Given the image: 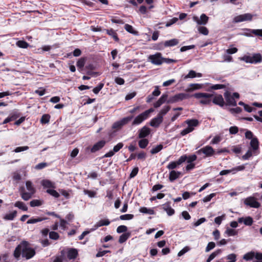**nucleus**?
Masks as SVG:
<instances>
[{
  "instance_id": "1",
  "label": "nucleus",
  "mask_w": 262,
  "mask_h": 262,
  "mask_svg": "<svg viewBox=\"0 0 262 262\" xmlns=\"http://www.w3.org/2000/svg\"><path fill=\"white\" fill-rule=\"evenodd\" d=\"M29 244L26 241H23L15 248L13 255L15 258L18 259L21 254L23 257L27 259L32 258L35 255V251L34 249L29 247Z\"/></svg>"
},
{
  "instance_id": "2",
  "label": "nucleus",
  "mask_w": 262,
  "mask_h": 262,
  "mask_svg": "<svg viewBox=\"0 0 262 262\" xmlns=\"http://www.w3.org/2000/svg\"><path fill=\"white\" fill-rule=\"evenodd\" d=\"M26 186L28 192H26L25 188L23 187L20 188L19 192L21 198L25 201H28L35 193L36 190L32 183L30 181H27L26 182Z\"/></svg>"
},
{
  "instance_id": "3",
  "label": "nucleus",
  "mask_w": 262,
  "mask_h": 262,
  "mask_svg": "<svg viewBox=\"0 0 262 262\" xmlns=\"http://www.w3.org/2000/svg\"><path fill=\"white\" fill-rule=\"evenodd\" d=\"M196 99H201L200 103L205 105H210L212 101L211 98L213 97V95L206 93H196L191 95Z\"/></svg>"
},
{
  "instance_id": "4",
  "label": "nucleus",
  "mask_w": 262,
  "mask_h": 262,
  "mask_svg": "<svg viewBox=\"0 0 262 262\" xmlns=\"http://www.w3.org/2000/svg\"><path fill=\"white\" fill-rule=\"evenodd\" d=\"M224 96L226 100L225 104L229 106H235L237 105L235 99L239 98V94L237 92H234L231 95L229 91H226L224 94Z\"/></svg>"
},
{
  "instance_id": "5",
  "label": "nucleus",
  "mask_w": 262,
  "mask_h": 262,
  "mask_svg": "<svg viewBox=\"0 0 262 262\" xmlns=\"http://www.w3.org/2000/svg\"><path fill=\"white\" fill-rule=\"evenodd\" d=\"M154 111V108H150L149 109L139 114L134 119L132 122V125L134 126L140 124L144 120L148 119L149 117L150 114L152 113Z\"/></svg>"
},
{
  "instance_id": "6",
  "label": "nucleus",
  "mask_w": 262,
  "mask_h": 262,
  "mask_svg": "<svg viewBox=\"0 0 262 262\" xmlns=\"http://www.w3.org/2000/svg\"><path fill=\"white\" fill-rule=\"evenodd\" d=\"M185 122L188 125V127L181 132L180 135L182 136H185L192 132L194 129V127L199 125L198 120L195 119H188L186 120Z\"/></svg>"
},
{
  "instance_id": "7",
  "label": "nucleus",
  "mask_w": 262,
  "mask_h": 262,
  "mask_svg": "<svg viewBox=\"0 0 262 262\" xmlns=\"http://www.w3.org/2000/svg\"><path fill=\"white\" fill-rule=\"evenodd\" d=\"M241 60L244 61L246 63H257L262 61V56L259 53H255L252 55H244L240 58Z\"/></svg>"
},
{
  "instance_id": "8",
  "label": "nucleus",
  "mask_w": 262,
  "mask_h": 262,
  "mask_svg": "<svg viewBox=\"0 0 262 262\" xmlns=\"http://www.w3.org/2000/svg\"><path fill=\"white\" fill-rule=\"evenodd\" d=\"M191 97V95L187 93H179L171 96L168 99L167 103H174L183 101L184 99Z\"/></svg>"
},
{
  "instance_id": "9",
  "label": "nucleus",
  "mask_w": 262,
  "mask_h": 262,
  "mask_svg": "<svg viewBox=\"0 0 262 262\" xmlns=\"http://www.w3.org/2000/svg\"><path fill=\"white\" fill-rule=\"evenodd\" d=\"M196 153L199 155L204 154L203 158L205 159L213 156L215 154V151L212 146L207 145L197 150Z\"/></svg>"
},
{
  "instance_id": "10",
  "label": "nucleus",
  "mask_w": 262,
  "mask_h": 262,
  "mask_svg": "<svg viewBox=\"0 0 262 262\" xmlns=\"http://www.w3.org/2000/svg\"><path fill=\"white\" fill-rule=\"evenodd\" d=\"M148 59L152 64L159 66L163 63L164 58L162 57L161 53H157L154 55H149L148 57Z\"/></svg>"
},
{
  "instance_id": "11",
  "label": "nucleus",
  "mask_w": 262,
  "mask_h": 262,
  "mask_svg": "<svg viewBox=\"0 0 262 262\" xmlns=\"http://www.w3.org/2000/svg\"><path fill=\"white\" fill-rule=\"evenodd\" d=\"M253 15L250 13H245L235 16L233 19V22L237 23L244 21H251L252 19Z\"/></svg>"
},
{
  "instance_id": "12",
  "label": "nucleus",
  "mask_w": 262,
  "mask_h": 262,
  "mask_svg": "<svg viewBox=\"0 0 262 262\" xmlns=\"http://www.w3.org/2000/svg\"><path fill=\"white\" fill-rule=\"evenodd\" d=\"M185 158L180 157L178 160L170 162L167 165L166 168L169 170H173L178 168L183 163L185 162Z\"/></svg>"
},
{
  "instance_id": "13",
  "label": "nucleus",
  "mask_w": 262,
  "mask_h": 262,
  "mask_svg": "<svg viewBox=\"0 0 262 262\" xmlns=\"http://www.w3.org/2000/svg\"><path fill=\"white\" fill-rule=\"evenodd\" d=\"M245 204L251 207L258 208L260 207V203L253 197L247 198L245 201Z\"/></svg>"
},
{
  "instance_id": "14",
  "label": "nucleus",
  "mask_w": 262,
  "mask_h": 262,
  "mask_svg": "<svg viewBox=\"0 0 262 262\" xmlns=\"http://www.w3.org/2000/svg\"><path fill=\"white\" fill-rule=\"evenodd\" d=\"M106 143V142L104 140L99 141L94 144L92 147L91 148V152L92 153H95L96 151H99L105 146Z\"/></svg>"
},
{
  "instance_id": "15",
  "label": "nucleus",
  "mask_w": 262,
  "mask_h": 262,
  "mask_svg": "<svg viewBox=\"0 0 262 262\" xmlns=\"http://www.w3.org/2000/svg\"><path fill=\"white\" fill-rule=\"evenodd\" d=\"M212 102L215 104L223 107L225 105V102L222 95L217 94L214 96L212 100Z\"/></svg>"
},
{
  "instance_id": "16",
  "label": "nucleus",
  "mask_w": 262,
  "mask_h": 262,
  "mask_svg": "<svg viewBox=\"0 0 262 262\" xmlns=\"http://www.w3.org/2000/svg\"><path fill=\"white\" fill-rule=\"evenodd\" d=\"M151 132L150 128L146 126H144L140 130H139L138 138L140 139L145 138Z\"/></svg>"
},
{
  "instance_id": "17",
  "label": "nucleus",
  "mask_w": 262,
  "mask_h": 262,
  "mask_svg": "<svg viewBox=\"0 0 262 262\" xmlns=\"http://www.w3.org/2000/svg\"><path fill=\"white\" fill-rule=\"evenodd\" d=\"M163 121V118L159 115H157V116L152 118L149 124L151 126L158 128L160 125L162 123Z\"/></svg>"
},
{
  "instance_id": "18",
  "label": "nucleus",
  "mask_w": 262,
  "mask_h": 262,
  "mask_svg": "<svg viewBox=\"0 0 262 262\" xmlns=\"http://www.w3.org/2000/svg\"><path fill=\"white\" fill-rule=\"evenodd\" d=\"M193 19L195 21L198 25H205L208 23L209 17L206 14H202L200 16V19H199L198 17L194 16Z\"/></svg>"
},
{
  "instance_id": "19",
  "label": "nucleus",
  "mask_w": 262,
  "mask_h": 262,
  "mask_svg": "<svg viewBox=\"0 0 262 262\" xmlns=\"http://www.w3.org/2000/svg\"><path fill=\"white\" fill-rule=\"evenodd\" d=\"M250 149H252L254 155H256L257 150L259 149V141L257 137L252 139L250 142Z\"/></svg>"
},
{
  "instance_id": "20",
  "label": "nucleus",
  "mask_w": 262,
  "mask_h": 262,
  "mask_svg": "<svg viewBox=\"0 0 262 262\" xmlns=\"http://www.w3.org/2000/svg\"><path fill=\"white\" fill-rule=\"evenodd\" d=\"M179 43V39L173 38L169 40L165 41L163 43H161L159 44V46H160V48H162L163 47V45L165 47H172L177 45Z\"/></svg>"
},
{
  "instance_id": "21",
  "label": "nucleus",
  "mask_w": 262,
  "mask_h": 262,
  "mask_svg": "<svg viewBox=\"0 0 262 262\" xmlns=\"http://www.w3.org/2000/svg\"><path fill=\"white\" fill-rule=\"evenodd\" d=\"M111 222L108 219H103L97 222L94 226V228L91 229V231H94L95 229L103 226H108L110 224Z\"/></svg>"
},
{
  "instance_id": "22",
  "label": "nucleus",
  "mask_w": 262,
  "mask_h": 262,
  "mask_svg": "<svg viewBox=\"0 0 262 262\" xmlns=\"http://www.w3.org/2000/svg\"><path fill=\"white\" fill-rule=\"evenodd\" d=\"M182 175V173L180 171L176 170H171L169 172V180L170 182H173L176 179L179 178Z\"/></svg>"
},
{
  "instance_id": "23",
  "label": "nucleus",
  "mask_w": 262,
  "mask_h": 262,
  "mask_svg": "<svg viewBox=\"0 0 262 262\" xmlns=\"http://www.w3.org/2000/svg\"><path fill=\"white\" fill-rule=\"evenodd\" d=\"M78 255V251L74 248H70L67 251V257L69 259H74Z\"/></svg>"
},
{
  "instance_id": "24",
  "label": "nucleus",
  "mask_w": 262,
  "mask_h": 262,
  "mask_svg": "<svg viewBox=\"0 0 262 262\" xmlns=\"http://www.w3.org/2000/svg\"><path fill=\"white\" fill-rule=\"evenodd\" d=\"M238 222L240 223L243 222L245 225L251 226L253 222V219L250 216L246 217L245 218L241 217L238 220Z\"/></svg>"
},
{
  "instance_id": "25",
  "label": "nucleus",
  "mask_w": 262,
  "mask_h": 262,
  "mask_svg": "<svg viewBox=\"0 0 262 262\" xmlns=\"http://www.w3.org/2000/svg\"><path fill=\"white\" fill-rule=\"evenodd\" d=\"M106 33L110 36H112V38L116 41H118L119 39L118 37L117 33L113 29H104Z\"/></svg>"
},
{
  "instance_id": "26",
  "label": "nucleus",
  "mask_w": 262,
  "mask_h": 262,
  "mask_svg": "<svg viewBox=\"0 0 262 262\" xmlns=\"http://www.w3.org/2000/svg\"><path fill=\"white\" fill-rule=\"evenodd\" d=\"M131 233L130 232H125L121 235L119 237L118 242L120 244H122L125 242L130 236Z\"/></svg>"
},
{
  "instance_id": "27",
  "label": "nucleus",
  "mask_w": 262,
  "mask_h": 262,
  "mask_svg": "<svg viewBox=\"0 0 262 262\" xmlns=\"http://www.w3.org/2000/svg\"><path fill=\"white\" fill-rule=\"evenodd\" d=\"M180 157L185 158V161H187V163H193L197 159V156L194 154L188 156L187 155H183Z\"/></svg>"
},
{
  "instance_id": "28",
  "label": "nucleus",
  "mask_w": 262,
  "mask_h": 262,
  "mask_svg": "<svg viewBox=\"0 0 262 262\" xmlns=\"http://www.w3.org/2000/svg\"><path fill=\"white\" fill-rule=\"evenodd\" d=\"M227 55H224L223 56L224 60L225 61L230 62L232 60V57L229 54L235 53L237 50H227Z\"/></svg>"
},
{
  "instance_id": "29",
  "label": "nucleus",
  "mask_w": 262,
  "mask_h": 262,
  "mask_svg": "<svg viewBox=\"0 0 262 262\" xmlns=\"http://www.w3.org/2000/svg\"><path fill=\"white\" fill-rule=\"evenodd\" d=\"M15 45L20 48L26 49L29 47V45L24 40H16Z\"/></svg>"
},
{
  "instance_id": "30",
  "label": "nucleus",
  "mask_w": 262,
  "mask_h": 262,
  "mask_svg": "<svg viewBox=\"0 0 262 262\" xmlns=\"http://www.w3.org/2000/svg\"><path fill=\"white\" fill-rule=\"evenodd\" d=\"M41 185L45 188H55L54 184L49 180H43L41 181Z\"/></svg>"
},
{
  "instance_id": "31",
  "label": "nucleus",
  "mask_w": 262,
  "mask_h": 262,
  "mask_svg": "<svg viewBox=\"0 0 262 262\" xmlns=\"http://www.w3.org/2000/svg\"><path fill=\"white\" fill-rule=\"evenodd\" d=\"M14 206L15 207H17L19 209L23 210V211H27L28 207L25 205V204L21 201H17L14 204Z\"/></svg>"
},
{
  "instance_id": "32",
  "label": "nucleus",
  "mask_w": 262,
  "mask_h": 262,
  "mask_svg": "<svg viewBox=\"0 0 262 262\" xmlns=\"http://www.w3.org/2000/svg\"><path fill=\"white\" fill-rule=\"evenodd\" d=\"M48 219V217H37V218L32 217V218L29 219L27 221V223L28 224H35L37 222H39L47 220Z\"/></svg>"
},
{
  "instance_id": "33",
  "label": "nucleus",
  "mask_w": 262,
  "mask_h": 262,
  "mask_svg": "<svg viewBox=\"0 0 262 262\" xmlns=\"http://www.w3.org/2000/svg\"><path fill=\"white\" fill-rule=\"evenodd\" d=\"M16 215H17V211L16 210H14L10 213L6 214L4 216V219L5 220L12 221V220H13L14 219L16 216Z\"/></svg>"
},
{
  "instance_id": "34",
  "label": "nucleus",
  "mask_w": 262,
  "mask_h": 262,
  "mask_svg": "<svg viewBox=\"0 0 262 262\" xmlns=\"http://www.w3.org/2000/svg\"><path fill=\"white\" fill-rule=\"evenodd\" d=\"M149 143L148 139L142 138L138 142L139 146L142 149L145 148Z\"/></svg>"
},
{
  "instance_id": "35",
  "label": "nucleus",
  "mask_w": 262,
  "mask_h": 262,
  "mask_svg": "<svg viewBox=\"0 0 262 262\" xmlns=\"http://www.w3.org/2000/svg\"><path fill=\"white\" fill-rule=\"evenodd\" d=\"M51 116L49 114H43L40 119V122L42 124L48 123L50 121Z\"/></svg>"
},
{
  "instance_id": "36",
  "label": "nucleus",
  "mask_w": 262,
  "mask_h": 262,
  "mask_svg": "<svg viewBox=\"0 0 262 262\" xmlns=\"http://www.w3.org/2000/svg\"><path fill=\"white\" fill-rule=\"evenodd\" d=\"M139 211L143 213L154 214L155 211L152 209H148L145 207H142L139 209Z\"/></svg>"
},
{
  "instance_id": "37",
  "label": "nucleus",
  "mask_w": 262,
  "mask_h": 262,
  "mask_svg": "<svg viewBox=\"0 0 262 262\" xmlns=\"http://www.w3.org/2000/svg\"><path fill=\"white\" fill-rule=\"evenodd\" d=\"M190 88L187 89L186 92H191L195 90H198L202 88L201 84L198 83H192L189 85Z\"/></svg>"
},
{
  "instance_id": "38",
  "label": "nucleus",
  "mask_w": 262,
  "mask_h": 262,
  "mask_svg": "<svg viewBox=\"0 0 262 262\" xmlns=\"http://www.w3.org/2000/svg\"><path fill=\"white\" fill-rule=\"evenodd\" d=\"M163 145L160 144L157 145V146L152 148L150 150V153L152 155L157 154L158 152L160 151L163 149Z\"/></svg>"
},
{
  "instance_id": "39",
  "label": "nucleus",
  "mask_w": 262,
  "mask_h": 262,
  "mask_svg": "<svg viewBox=\"0 0 262 262\" xmlns=\"http://www.w3.org/2000/svg\"><path fill=\"white\" fill-rule=\"evenodd\" d=\"M170 109V106L169 105L164 106L159 112V113L158 114L160 116H161L163 118V116L166 115L168 111Z\"/></svg>"
},
{
  "instance_id": "40",
  "label": "nucleus",
  "mask_w": 262,
  "mask_h": 262,
  "mask_svg": "<svg viewBox=\"0 0 262 262\" xmlns=\"http://www.w3.org/2000/svg\"><path fill=\"white\" fill-rule=\"evenodd\" d=\"M83 193L84 194L88 195V196L91 198H95L97 194L95 191L85 189L83 190Z\"/></svg>"
},
{
  "instance_id": "41",
  "label": "nucleus",
  "mask_w": 262,
  "mask_h": 262,
  "mask_svg": "<svg viewBox=\"0 0 262 262\" xmlns=\"http://www.w3.org/2000/svg\"><path fill=\"white\" fill-rule=\"evenodd\" d=\"M46 192L55 198H58L60 196L59 193L55 190L48 189Z\"/></svg>"
},
{
  "instance_id": "42",
  "label": "nucleus",
  "mask_w": 262,
  "mask_h": 262,
  "mask_svg": "<svg viewBox=\"0 0 262 262\" xmlns=\"http://www.w3.org/2000/svg\"><path fill=\"white\" fill-rule=\"evenodd\" d=\"M124 29L129 33H132L133 34H137V31L134 30L133 27L128 24H125L124 26Z\"/></svg>"
},
{
  "instance_id": "43",
  "label": "nucleus",
  "mask_w": 262,
  "mask_h": 262,
  "mask_svg": "<svg viewBox=\"0 0 262 262\" xmlns=\"http://www.w3.org/2000/svg\"><path fill=\"white\" fill-rule=\"evenodd\" d=\"M255 256L254 252H250L247 253L244 255L243 258L246 260H250L253 258Z\"/></svg>"
},
{
  "instance_id": "44",
  "label": "nucleus",
  "mask_w": 262,
  "mask_h": 262,
  "mask_svg": "<svg viewBox=\"0 0 262 262\" xmlns=\"http://www.w3.org/2000/svg\"><path fill=\"white\" fill-rule=\"evenodd\" d=\"M198 31L200 33L204 35H207L209 33L208 29L206 27L204 26H200L198 27Z\"/></svg>"
},
{
  "instance_id": "45",
  "label": "nucleus",
  "mask_w": 262,
  "mask_h": 262,
  "mask_svg": "<svg viewBox=\"0 0 262 262\" xmlns=\"http://www.w3.org/2000/svg\"><path fill=\"white\" fill-rule=\"evenodd\" d=\"M255 36L262 37V29H247Z\"/></svg>"
},
{
  "instance_id": "46",
  "label": "nucleus",
  "mask_w": 262,
  "mask_h": 262,
  "mask_svg": "<svg viewBox=\"0 0 262 262\" xmlns=\"http://www.w3.org/2000/svg\"><path fill=\"white\" fill-rule=\"evenodd\" d=\"M134 215L132 214H125L119 216L121 220H130L134 218Z\"/></svg>"
},
{
  "instance_id": "47",
  "label": "nucleus",
  "mask_w": 262,
  "mask_h": 262,
  "mask_svg": "<svg viewBox=\"0 0 262 262\" xmlns=\"http://www.w3.org/2000/svg\"><path fill=\"white\" fill-rule=\"evenodd\" d=\"M127 227L125 225H120L117 228V232L118 233H125L127 231Z\"/></svg>"
},
{
  "instance_id": "48",
  "label": "nucleus",
  "mask_w": 262,
  "mask_h": 262,
  "mask_svg": "<svg viewBox=\"0 0 262 262\" xmlns=\"http://www.w3.org/2000/svg\"><path fill=\"white\" fill-rule=\"evenodd\" d=\"M49 237L50 239L57 240L59 238V234L55 231H51L49 232Z\"/></svg>"
},
{
  "instance_id": "49",
  "label": "nucleus",
  "mask_w": 262,
  "mask_h": 262,
  "mask_svg": "<svg viewBox=\"0 0 262 262\" xmlns=\"http://www.w3.org/2000/svg\"><path fill=\"white\" fill-rule=\"evenodd\" d=\"M104 83L100 82L98 84V85L94 88L93 90V92L95 94H98V93L101 91V90L103 88Z\"/></svg>"
},
{
  "instance_id": "50",
  "label": "nucleus",
  "mask_w": 262,
  "mask_h": 262,
  "mask_svg": "<svg viewBox=\"0 0 262 262\" xmlns=\"http://www.w3.org/2000/svg\"><path fill=\"white\" fill-rule=\"evenodd\" d=\"M254 154L252 151V149H249L247 152L243 156L242 158L243 160H248L251 157H252V155Z\"/></svg>"
},
{
  "instance_id": "51",
  "label": "nucleus",
  "mask_w": 262,
  "mask_h": 262,
  "mask_svg": "<svg viewBox=\"0 0 262 262\" xmlns=\"http://www.w3.org/2000/svg\"><path fill=\"white\" fill-rule=\"evenodd\" d=\"M133 118V116H128L125 118H123L121 120H120L122 126L127 124Z\"/></svg>"
},
{
  "instance_id": "52",
  "label": "nucleus",
  "mask_w": 262,
  "mask_h": 262,
  "mask_svg": "<svg viewBox=\"0 0 262 262\" xmlns=\"http://www.w3.org/2000/svg\"><path fill=\"white\" fill-rule=\"evenodd\" d=\"M42 205V202L39 200H33L30 202V205L32 207L39 206Z\"/></svg>"
},
{
  "instance_id": "53",
  "label": "nucleus",
  "mask_w": 262,
  "mask_h": 262,
  "mask_svg": "<svg viewBox=\"0 0 262 262\" xmlns=\"http://www.w3.org/2000/svg\"><path fill=\"white\" fill-rule=\"evenodd\" d=\"M210 88L212 90H216L225 89L226 88V85L224 84H216L212 85Z\"/></svg>"
},
{
  "instance_id": "54",
  "label": "nucleus",
  "mask_w": 262,
  "mask_h": 262,
  "mask_svg": "<svg viewBox=\"0 0 262 262\" xmlns=\"http://www.w3.org/2000/svg\"><path fill=\"white\" fill-rule=\"evenodd\" d=\"M123 145L124 144L122 142H119L114 146L113 150L115 153L117 152L123 147Z\"/></svg>"
},
{
  "instance_id": "55",
  "label": "nucleus",
  "mask_w": 262,
  "mask_h": 262,
  "mask_svg": "<svg viewBox=\"0 0 262 262\" xmlns=\"http://www.w3.org/2000/svg\"><path fill=\"white\" fill-rule=\"evenodd\" d=\"M29 149V147L28 146H19L15 148L14 150V151L15 152H19L21 151H23L25 150H27Z\"/></svg>"
},
{
  "instance_id": "56",
  "label": "nucleus",
  "mask_w": 262,
  "mask_h": 262,
  "mask_svg": "<svg viewBox=\"0 0 262 262\" xmlns=\"http://www.w3.org/2000/svg\"><path fill=\"white\" fill-rule=\"evenodd\" d=\"M245 138L248 139L252 140V139H254L255 137H254V135L253 133L249 130H247L245 133Z\"/></svg>"
},
{
  "instance_id": "57",
  "label": "nucleus",
  "mask_w": 262,
  "mask_h": 262,
  "mask_svg": "<svg viewBox=\"0 0 262 262\" xmlns=\"http://www.w3.org/2000/svg\"><path fill=\"white\" fill-rule=\"evenodd\" d=\"M226 233L229 236H234L237 234V232L234 229L229 228L226 230Z\"/></svg>"
},
{
  "instance_id": "58",
  "label": "nucleus",
  "mask_w": 262,
  "mask_h": 262,
  "mask_svg": "<svg viewBox=\"0 0 262 262\" xmlns=\"http://www.w3.org/2000/svg\"><path fill=\"white\" fill-rule=\"evenodd\" d=\"M238 132V128L236 126H231L229 128V133L231 135H235Z\"/></svg>"
},
{
  "instance_id": "59",
  "label": "nucleus",
  "mask_w": 262,
  "mask_h": 262,
  "mask_svg": "<svg viewBox=\"0 0 262 262\" xmlns=\"http://www.w3.org/2000/svg\"><path fill=\"white\" fill-rule=\"evenodd\" d=\"M215 244L214 242H209L208 244V245L206 248L205 251L206 252L209 251L210 250L213 249L215 247Z\"/></svg>"
},
{
  "instance_id": "60",
  "label": "nucleus",
  "mask_w": 262,
  "mask_h": 262,
  "mask_svg": "<svg viewBox=\"0 0 262 262\" xmlns=\"http://www.w3.org/2000/svg\"><path fill=\"white\" fill-rule=\"evenodd\" d=\"M139 171V168L138 167H136L131 171L129 174V178H134L137 174Z\"/></svg>"
},
{
  "instance_id": "61",
  "label": "nucleus",
  "mask_w": 262,
  "mask_h": 262,
  "mask_svg": "<svg viewBox=\"0 0 262 262\" xmlns=\"http://www.w3.org/2000/svg\"><path fill=\"white\" fill-rule=\"evenodd\" d=\"M190 248L186 246L183 249H182L178 254V256H181L183 255H184L185 253L189 251Z\"/></svg>"
},
{
  "instance_id": "62",
  "label": "nucleus",
  "mask_w": 262,
  "mask_h": 262,
  "mask_svg": "<svg viewBox=\"0 0 262 262\" xmlns=\"http://www.w3.org/2000/svg\"><path fill=\"white\" fill-rule=\"evenodd\" d=\"M221 252V250L218 249L212 253L208 257L211 260L213 259L218 254H219Z\"/></svg>"
},
{
  "instance_id": "63",
  "label": "nucleus",
  "mask_w": 262,
  "mask_h": 262,
  "mask_svg": "<svg viewBox=\"0 0 262 262\" xmlns=\"http://www.w3.org/2000/svg\"><path fill=\"white\" fill-rule=\"evenodd\" d=\"M47 166H48V164L47 163H46V162H42V163H40L37 164L35 166V168L36 169H43V168H45Z\"/></svg>"
},
{
  "instance_id": "64",
  "label": "nucleus",
  "mask_w": 262,
  "mask_h": 262,
  "mask_svg": "<svg viewBox=\"0 0 262 262\" xmlns=\"http://www.w3.org/2000/svg\"><path fill=\"white\" fill-rule=\"evenodd\" d=\"M196 76H197V74H196V72L194 71L191 70L189 71L188 74L185 76V78H192L195 77Z\"/></svg>"
}]
</instances>
